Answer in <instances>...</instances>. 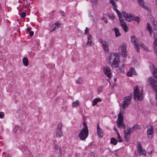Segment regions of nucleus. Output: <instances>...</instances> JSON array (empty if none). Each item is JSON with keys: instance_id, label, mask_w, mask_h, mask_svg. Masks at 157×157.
Wrapping results in <instances>:
<instances>
[{"instance_id": "aec40b11", "label": "nucleus", "mask_w": 157, "mask_h": 157, "mask_svg": "<svg viewBox=\"0 0 157 157\" xmlns=\"http://www.w3.org/2000/svg\"><path fill=\"white\" fill-rule=\"evenodd\" d=\"M13 131L15 134H17L21 132V128L19 126L16 125L13 129Z\"/></svg>"}, {"instance_id": "423d86ee", "label": "nucleus", "mask_w": 157, "mask_h": 157, "mask_svg": "<svg viewBox=\"0 0 157 157\" xmlns=\"http://www.w3.org/2000/svg\"><path fill=\"white\" fill-rule=\"evenodd\" d=\"M122 14L123 17L128 21H133L134 19V16L132 14L126 13L124 11H122Z\"/></svg>"}, {"instance_id": "dca6fc26", "label": "nucleus", "mask_w": 157, "mask_h": 157, "mask_svg": "<svg viewBox=\"0 0 157 157\" xmlns=\"http://www.w3.org/2000/svg\"><path fill=\"white\" fill-rule=\"evenodd\" d=\"M97 131L99 137L101 138L103 137V133L102 130L100 127L99 124L98 122L97 124Z\"/></svg>"}, {"instance_id": "603ef678", "label": "nucleus", "mask_w": 157, "mask_h": 157, "mask_svg": "<svg viewBox=\"0 0 157 157\" xmlns=\"http://www.w3.org/2000/svg\"><path fill=\"white\" fill-rule=\"evenodd\" d=\"M90 16L91 18V20H92L93 22H94V20L93 16H92L91 15H90Z\"/></svg>"}, {"instance_id": "a211bd4d", "label": "nucleus", "mask_w": 157, "mask_h": 157, "mask_svg": "<svg viewBox=\"0 0 157 157\" xmlns=\"http://www.w3.org/2000/svg\"><path fill=\"white\" fill-rule=\"evenodd\" d=\"M121 48V51L122 52L126 53V44L125 43H123L120 47V48Z\"/></svg>"}, {"instance_id": "cd10ccee", "label": "nucleus", "mask_w": 157, "mask_h": 157, "mask_svg": "<svg viewBox=\"0 0 157 157\" xmlns=\"http://www.w3.org/2000/svg\"><path fill=\"white\" fill-rule=\"evenodd\" d=\"M79 102L78 101H74L72 103V106L73 107H76L78 106L79 105Z\"/></svg>"}, {"instance_id": "e2e57ef3", "label": "nucleus", "mask_w": 157, "mask_h": 157, "mask_svg": "<svg viewBox=\"0 0 157 157\" xmlns=\"http://www.w3.org/2000/svg\"><path fill=\"white\" fill-rule=\"evenodd\" d=\"M122 67H124V65H122Z\"/></svg>"}, {"instance_id": "c9c22d12", "label": "nucleus", "mask_w": 157, "mask_h": 157, "mask_svg": "<svg viewBox=\"0 0 157 157\" xmlns=\"http://www.w3.org/2000/svg\"><path fill=\"white\" fill-rule=\"evenodd\" d=\"M147 28L148 30H151V28L150 25V24L148 23H147Z\"/></svg>"}, {"instance_id": "9b49d317", "label": "nucleus", "mask_w": 157, "mask_h": 157, "mask_svg": "<svg viewBox=\"0 0 157 157\" xmlns=\"http://www.w3.org/2000/svg\"><path fill=\"white\" fill-rule=\"evenodd\" d=\"M131 130V128H128L126 130L124 131V138L125 141L127 142H128L129 140V136L131 134L130 131Z\"/></svg>"}, {"instance_id": "7c9ffc66", "label": "nucleus", "mask_w": 157, "mask_h": 157, "mask_svg": "<svg viewBox=\"0 0 157 157\" xmlns=\"http://www.w3.org/2000/svg\"><path fill=\"white\" fill-rule=\"evenodd\" d=\"M83 82V80L81 78L79 77L78 80L76 81V83L78 84H81Z\"/></svg>"}, {"instance_id": "49530a36", "label": "nucleus", "mask_w": 157, "mask_h": 157, "mask_svg": "<svg viewBox=\"0 0 157 157\" xmlns=\"http://www.w3.org/2000/svg\"><path fill=\"white\" fill-rule=\"evenodd\" d=\"M21 17L22 18H24L26 16V14L25 13L23 12L21 14Z\"/></svg>"}, {"instance_id": "f3484780", "label": "nucleus", "mask_w": 157, "mask_h": 157, "mask_svg": "<svg viewBox=\"0 0 157 157\" xmlns=\"http://www.w3.org/2000/svg\"><path fill=\"white\" fill-rule=\"evenodd\" d=\"M92 37V36L91 34H88V36L87 37V42L86 44V45H90V46L92 45V41L91 40Z\"/></svg>"}, {"instance_id": "f257e3e1", "label": "nucleus", "mask_w": 157, "mask_h": 157, "mask_svg": "<svg viewBox=\"0 0 157 157\" xmlns=\"http://www.w3.org/2000/svg\"><path fill=\"white\" fill-rule=\"evenodd\" d=\"M113 60L111 66L114 67H117L119 65L120 60L117 58V55L114 53H111L109 54V61L111 63V60Z\"/></svg>"}, {"instance_id": "f704fd0d", "label": "nucleus", "mask_w": 157, "mask_h": 157, "mask_svg": "<svg viewBox=\"0 0 157 157\" xmlns=\"http://www.w3.org/2000/svg\"><path fill=\"white\" fill-rule=\"evenodd\" d=\"M102 90V86H100L97 89L98 93L99 94L100 92H101Z\"/></svg>"}, {"instance_id": "b1692460", "label": "nucleus", "mask_w": 157, "mask_h": 157, "mask_svg": "<svg viewBox=\"0 0 157 157\" xmlns=\"http://www.w3.org/2000/svg\"><path fill=\"white\" fill-rule=\"evenodd\" d=\"M23 65L25 66H27L28 65V59L27 57H24L22 60Z\"/></svg>"}, {"instance_id": "09e8293b", "label": "nucleus", "mask_w": 157, "mask_h": 157, "mask_svg": "<svg viewBox=\"0 0 157 157\" xmlns=\"http://www.w3.org/2000/svg\"><path fill=\"white\" fill-rule=\"evenodd\" d=\"M30 36H32L34 35V32L33 31H30L29 33Z\"/></svg>"}, {"instance_id": "4c0bfd02", "label": "nucleus", "mask_w": 157, "mask_h": 157, "mask_svg": "<svg viewBox=\"0 0 157 157\" xmlns=\"http://www.w3.org/2000/svg\"><path fill=\"white\" fill-rule=\"evenodd\" d=\"M83 124L84 126V128L83 129H84L88 130L87 126L86 123L84 121L83 123Z\"/></svg>"}, {"instance_id": "393cba45", "label": "nucleus", "mask_w": 157, "mask_h": 157, "mask_svg": "<svg viewBox=\"0 0 157 157\" xmlns=\"http://www.w3.org/2000/svg\"><path fill=\"white\" fill-rule=\"evenodd\" d=\"M123 118L122 116V114L120 112L118 114V120L117 121H123Z\"/></svg>"}, {"instance_id": "c03bdc74", "label": "nucleus", "mask_w": 157, "mask_h": 157, "mask_svg": "<svg viewBox=\"0 0 157 157\" xmlns=\"http://www.w3.org/2000/svg\"><path fill=\"white\" fill-rule=\"evenodd\" d=\"M4 116V113L3 112H0V118L2 119Z\"/></svg>"}, {"instance_id": "4468645a", "label": "nucleus", "mask_w": 157, "mask_h": 157, "mask_svg": "<svg viewBox=\"0 0 157 157\" xmlns=\"http://www.w3.org/2000/svg\"><path fill=\"white\" fill-rule=\"evenodd\" d=\"M147 134L149 138H152L153 136V128L152 126H150V128L147 130Z\"/></svg>"}, {"instance_id": "6e6d98bb", "label": "nucleus", "mask_w": 157, "mask_h": 157, "mask_svg": "<svg viewBox=\"0 0 157 157\" xmlns=\"http://www.w3.org/2000/svg\"><path fill=\"white\" fill-rule=\"evenodd\" d=\"M92 2L93 3H96L97 2V0H92Z\"/></svg>"}, {"instance_id": "864d4df0", "label": "nucleus", "mask_w": 157, "mask_h": 157, "mask_svg": "<svg viewBox=\"0 0 157 157\" xmlns=\"http://www.w3.org/2000/svg\"><path fill=\"white\" fill-rule=\"evenodd\" d=\"M26 30L27 31L30 32L31 30V29L30 28H26Z\"/></svg>"}, {"instance_id": "e433bc0d", "label": "nucleus", "mask_w": 157, "mask_h": 157, "mask_svg": "<svg viewBox=\"0 0 157 157\" xmlns=\"http://www.w3.org/2000/svg\"><path fill=\"white\" fill-rule=\"evenodd\" d=\"M138 128V125H137V124H135V125H133L132 126V127L131 128H131V130H134V129H137Z\"/></svg>"}, {"instance_id": "bb28decb", "label": "nucleus", "mask_w": 157, "mask_h": 157, "mask_svg": "<svg viewBox=\"0 0 157 157\" xmlns=\"http://www.w3.org/2000/svg\"><path fill=\"white\" fill-rule=\"evenodd\" d=\"M117 139H118V142H122V139L121 138L119 133L118 131H117Z\"/></svg>"}, {"instance_id": "6e6552de", "label": "nucleus", "mask_w": 157, "mask_h": 157, "mask_svg": "<svg viewBox=\"0 0 157 157\" xmlns=\"http://www.w3.org/2000/svg\"><path fill=\"white\" fill-rule=\"evenodd\" d=\"M137 152L139 155H146L147 153L146 151L142 148L141 142H138L137 143Z\"/></svg>"}, {"instance_id": "4be33fe9", "label": "nucleus", "mask_w": 157, "mask_h": 157, "mask_svg": "<svg viewBox=\"0 0 157 157\" xmlns=\"http://www.w3.org/2000/svg\"><path fill=\"white\" fill-rule=\"evenodd\" d=\"M117 123L118 126L119 127H121L124 129H125V124L123 123V121H117Z\"/></svg>"}, {"instance_id": "052dcab7", "label": "nucleus", "mask_w": 157, "mask_h": 157, "mask_svg": "<svg viewBox=\"0 0 157 157\" xmlns=\"http://www.w3.org/2000/svg\"><path fill=\"white\" fill-rule=\"evenodd\" d=\"M155 1H156V5H157V0H155Z\"/></svg>"}, {"instance_id": "72a5a7b5", "label": "nucleus", "mask_w": 157, "mask_h": 157, "mask_svg": "<svg viewBox=\"0 0 157 157\" xmlns=\"http://www.w3.org/2000/svg\"><path fill=\"white\" fill-rule=\"evenodd\" d=\"M89 29L87 27H86L85 30L84 34L86 35H88V34H89Z\"/></svg>"}, {"instance_id": "bf43d9fd", "label": "nucleus", "mask_w": 157, "mask_h": 157, "mask_svg": "<svg viewBox=\"0 0 157 157\" xmlns=\"http://www.w3.org/2000/svg\"><path fill=\"white\" fill-rule=\"evenodd\" d=\"M115 2H117L118 1V0H113Z\"/></svg>"}, {"instance_id": "c756f323", "label": "nucleus", "mask_w": 157, "mask_h": 157, "mask_svg": "<svg viewBox=\"0 0 157 157\" xmlns=\"http://www.w3.org/2000/svg\"><path fill=\"white\" fill-rule=\"evenodd\" d=\"M140 46L142 47V48H143V49L146 51H148L147 48L142 43L139 44V46Z\"/></svg>"}, {"instance_id": "de8ad7c7", "label": "nucleus", "mask_w": 157, "mask_h": 157, "mask_svg": "<svg viewBox=\"0 0 157 157\" xmlns=\"http://www.w3.org/2000/svg\"><path fill=\"white\" fill-rule=\"evenodd\" d=\"M104 41H103V39H101V38H99L98 40V42L101 44Z\"/></svg>"}, {"instance_id": "c85d7f7f", "label": "nucleus", "mask_w": 157, "mask_h": 157, "mask_svg": "<svg viewBox=\"0 0 157 157\" xmlns=\"http://www.w3.org/2000/svg\"><path fill=\"white\" fill-rule=\"evenodd\" d=\"M55 150L56 151H60V147L58 146L57 144H55L54 145Z\"/></svg>"}, {"instance_id": "39448f33", "label": "nucleus", "mask_w": 157, "mask_h": 157, "mask_svg": "<svg viewBox=\"0 0 157 157\" xmlns=\"http://www.w3.org/2000/svg\"><path fill=\"white\" fill-rule=\"evenodd\" d=\"M88 135V130L82 129L79 132L78 136L81 140H83L86 138Z\"/></svg>"}, {"instance_id": "680f3d73", "label": "nucleus", "mask_w": 157, "mask_h": 157, "mask_svg": "<svg viewBox=\"0 0 157 157\" xmlns=\"http://www.w3.org/2000/svg\"><path fill=\"white\" fill-rule=\"evenodd\" d=\"M114 129H115V130H116V132H117V129L116 128H115Z\"/></svg>"}, {"instance_id": "f03ea898", "label": "nucleus", "mask_w": 157, "mask_h": 157, "mask_svg": "<svg viewBox=\"0 0 157 157\" xmlns=\"http://www.w3.org/2000/svg\"><path fill=\"white\" fill-rule=\"evenodd\" d=\"M134 98L136 100H142L143 99V91L140 92L138 90V86H136L134 90Z\"/></svg>"}, {"instance_id": "5701e85b", "label": "nucleus", "mask_w": 157, "mask_h": 157, "mask_svg": "<svg viewBox=\"0 0 157 157\" xmlns=\"http://www.w3.org/2000/svg\"><path fill=\"white\" fill-rule=\"evenodd\" d=\"M101 99L99 98H96L94 99L92 101L93 105L94 106L96 105L98 102L101 101Z\"/></svg>"}, {"instance_id": "ea45409f", "label": "nucleus", "mask_w": 157, "mask_h": 157, "mask_svg": "<svg viewBox=\"0 0 157 157\" xmlns=\"http://www.w3.org/2000/svg\"><path fill=\"white\" fill-rule=\"evenodd\" d=\"M60 25L59 24V21H58L57 22L55 23V24L54 25L56 26L57 27V29H58L60 26Z\"/></svg>"}, {"instance_id": "20e7f679", "label": "nucleus", "mask_w": 157, "mask_h": 157, "mask_svg": "<svg viewBox=\"0 0 157 157\" xmlns=\"http://www.w3.org/2000/svg\"><path fill=\"white\" fill-rule=\"evenodd\" d=\"M109 2L113 6V10L116 12L118 17H119V21H120V20H123L122 18V16L121 13L116 9L117 7V5L116 2L114 1L113 0H110Z\"/></svg>"}, {"instance_id": "0eeeda50", "label": "nucleus", "mask_w": 157, "mask_h": 157, "mask_svg": "<svg viewBox=\"0 0 157 157\" xmlns=\"http://www.w3.org/2000/svg\"><path fill=\"white\" fill-rule=\"evenodd\" d=\"M103 72L105 75L109 79H110L112 77V75L111 72V70L109 67L108 66H105L103 68Z\"/></svg>"}, {"instance_id": "f8f14e48", "label": "nucleus", "mask_w": 157, "mask_h": 157, "mask_svg": "<svg viewBox=\"0 0 157 157\" xmlns=\"http://www.w3.org/2000/svg\"><path fill=\"white\" fill-rule=\"evenodd\" d=\"M154 45L155 51L157 57V33H154Z\"/></svg>"}, {"instance_id": "4d7b16f0", "label": "nucleus", "mask_w": 157, "mask_h": 157, "mask_svg": "<svg viewBox=\"0 0 157 157\" xmlns=\"http://www.w3.org/2000/svg\"><path fill=\"white\" fill-rule=\"evenodd\" d=\"M117 80V78H114V81H116Z\"/></svg>"}, {"instance_id": "2eb2a0df", "label": "nucleus", "mask_w": 157, "mask_h": 157, "mask_svg": "<svg viewBox=\"0 0 157 157\" xmlns=\"http://www.w3.org/2000/svg\"><path fill=\"white\" fill-rule=\"evenodd\" d=\"M101 46L104 51L105 52H108L109 51V44L105 41H104L101 44Z\"/></svg>"}, {"instance_id": "2f4dec72", "label": "nucleus", "mask_w": 157, "mask_h": 157, "mask_svg": "<svg viewBox=\"0 0 157 157\" xmlns=\"http://www.w3.org/2000/svg\"><path fill=\"white\" fill-rule=\"evenodd\" d=\"M19 147H21V148L22 150V151H24L27 149V146L24 144H21L20 146Z\"/></svg>"}, {"instance_id": "a18cd8bd", "label": "nucleus", "mask_w": 157, "mask_h": 157, "mask_svg": "<svg viewBox=\"0 0 157 157\" xmlns=\"http://www.w3.org/2000/svg\"><path fill=\"white\" fill-rule=\"evenodd\" d=\"M59 13L63 16H65V13L63 11H61L59 12Z\"/></svg>"}, {"instance_id": "3c124183", "label": "nucleus", "mask_w": 157, "mask_h": 157, "mask_svg": "<svg viewBox=\"0 0 157 157\" xmlns=\"http://www.w3.org/2000/svg\"><path fill=\"white\" fill-rule=\"evenodd\" d=\"M153 25L154 26H155L156 25L157 23L156 21H153Z\"/></svg>"}, {"instance_id": "ddd939ff", "label": "nucleus", "mask_w": 157, "mask_h": 157, "mask_svg": "<svg viewBox=\"0 0 157 157\" xmlns=\"http://www.w3.org/2000/svg\"><path fill=\"white\" fill-rule=\"evenodd\" d=\"M120 22L121 24V26L124 32H127L128 31V27L125 22L123 20H120Z\"/></svg>"}, {"instance_id": "37998d69", "label": "nucleus", "mask_w": 157, "mask_h": 157, "mask_svg": "<svg viewBox=\"0 0 157 157\" xmlns=\"http://www.w3.org/2000/svg\"><path fill=\"white\" fill-rule=\"evenodd\" d=\"M133 74L132 73L130 72L129 71L127 73V75L129 77L132 76Z\"/></svg>"}, {"instance_id": "a19ab883", "label": "nucleus", "mask_w": 157, "mask_h": 157, "mask_svg": "<svg viewBox=\"0 0 157 157\" xmlns=\"http://www.w3.org/2000/svg\"><path fill=\"white\" fill-rule=\"evenodd\" d=\"M56 29H57V27L56 26L53 25V27L51 29L50 32H52L54 31Z\"/></svg>"}, {"instance_id": "7ed1b4c3", "label": "nucleus", "mask_w": 157, "mask_h": 157, "mask_svg": "<svg viewBox=\"0 0 157 157\" xmlns=\"http://www.w3.org/2000/svg\"><path fill=\"white\" fill-rule=\"evenodd\" d=\"M131 98L130 96L124 97L123 98L122 101V109L124 110L128 107L131 103Z\"/></svg>"}, {"instance_id": "473e14b6", "label": "nucleus", "mask_w": 157, "mask_h": 157, "mask_svg": "<svg viewBox=\"0 0 157 157\" xmlns=\"http://www.w3.org/2000/svg\"><path fill=\"white\" fill-rule=\"evenodd\" d=\"M54 11H52L50 13V16L49 17L51 18H54L55 17V14L54 13Z\"/></svg>"}, {"instance_id": "79ce46f5", "label": "nucleus", "mask_w": 157, "mask_h": 157, "mask_svg": "<svg viewBox=\"0 0 157 157\" xmlns=\"http://www.w3.org/2000/svg\"><path fill=\"white\" fill-rule=\"evenodd\" d=\"M139 18L137 17H136L135 18L134 17V19L133 20H134L136 21L138 23L139 22Z\"/></svg>"}, {"instance_id": "13d9d810", "label": "nucleus", "mask_w": 157, "mask_h": 157, "mask_svg": "<svg viewBox=\"0 0 157 157\" xmlns=\"http://www.w3.org/2000/svg\"><path fill=\"white\" fill-rule=\"evenodd\" d=\"M7 157H11V156L9 155V154L8 155Z\"/></svg>"}, {"instance_id": "5fc2aeb1", "label": "nucleus", "mask_w": 157, "mask_h": 157, "mask_svg": "<svg viewBox=\"0 0 157 157\" xmlns=\"http://www.w3.org/2000/svg\"><path fill=\"white\" fill-rule=\"evenodd\" d=\"M149 31V34L150 36H151L152 35V30H148Z\"/></svg>"}, {"instance_id": "58836bf2", "label": "nucleus", "mask_w": 157, "mask_h": 157, "mask_svg": "<svg viewBox=\"0 0 157 157\" xmlns=\"http://www.w3.org/2000/svg\"><path fill=\"white\" fill-rule=\"evenodd\" d=\"M129 71L133 74L135 72V69L133 67H131Z\"/></svg>"}, {"instance_id": "412c9836", "label": "nucleus", "mask_w": 157, "mask_h": 157, "mask_svg": "<svg viewBox=\"0 0 157 157\" xmlns=\"http://www.w3.org/2000/svg\"><path fill=\"white\" fill-rule=\"evenodd\" d=\"M140 5L142 8L147 9V7L144 5V2L143 0H137Z\"/></svg>"}, {"instance_id": "1a4fd4ad", "label": "nucleus", "mask_w": 157, "mask_h": 157, "mask_svg": "<svg viewBox=\"0 0 157 157\" xmlns=\"http://www.w3.org/2000/svg\"><path fill=\"white\" fill-rule=\"evenodd\" d=\"M63 124L61 122H59L58 123V125L56 128V136L57 137H60L63 135L61 128L62 127Z\"/></svg>"}, {"instance_id": "8fccbe9b", "label": "nucleus", "mask_w": 157, "mask_h": 157, "mask_svg": "<svg viewBox=\"0 0 157 157\" xmlns=\"http://www.w3.org/2000/svg\"><path fill=\"white\" fill-rule=\"evenodd\" d=\"M101 19L103 20V21H104V22L105 24H106L107 23V21L105 19V17H103Z\"/></svg>"}, {"instance_id": "6ab92c4d", "label": "nucleus", "mask_w": 157, "mask_h": 157, "mask_svg": "<svg viewBox=\"0 0 157 157\" xmlns=\"http://www.w3.org/2000/svg\"><path fill=\"white\" fill-rule=\"evenodd\" d=\"M112 30L115 32V36L116 37L119 36L121 35V34L120 33L119 29L118 28L116 27L114 28H113Z\"/></svg>"}, {"instance_id": "9d476101", "label": "nucleus", "mask_w": 157, "mask_h": 157, "mask_svg": "<svg viewBox=\"0 0 157 157\" xmlns=\"http://www.w3.org/2000/svg\"><path fill=\"white\" fill-rule=\"evenodd\" d=\"M131 42L135 46V48L136 49V51L138 52H140L139 44H137L136 41V38L135 36H131Z\"/></svg>"}, {"instance_id": "a878e982", "label": "nucleus", "mask_w": 157, "mask_h": 157, "mask_svg": "<svg viewBox=\"0 0 157 157\" xmlns=\"http://www.w3.org/2000/svg\"><path fill=\"white\" fill-rule=\"evenodd\" d=\"M117 140L114 138L112 137L111 139L110 143L111 144L116 145L117 144Z\"/></svg>"}]
</instances>
